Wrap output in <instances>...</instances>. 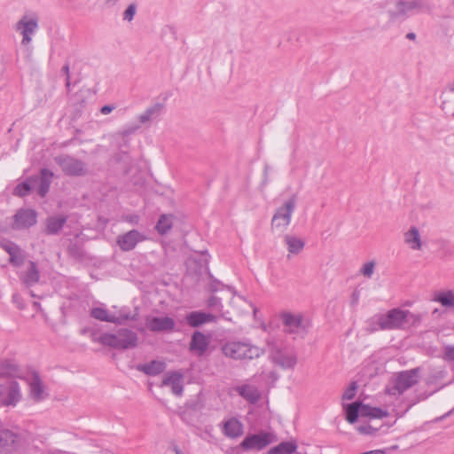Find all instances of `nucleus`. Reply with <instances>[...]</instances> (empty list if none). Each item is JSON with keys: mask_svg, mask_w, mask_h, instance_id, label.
I'll return each instance as SVG.
<instances>
[{"mask_svg": "<svg viewBox=\"0 0 454 454\" xmlns=\"http://www.w3.org/2000/svg\"><path fill=\"white\" fill-rule=\"evenodd\" d=\"M379 327L372 326V331L377 330H401L407 325H416L420 323L421 316L413 314L410 310H403L399 308L392 309L386 314H380L375 317Z\"/></svg>", "mask_w": 454, "mask_h": 454, "instance_id": "nucleus-1", "label": "nucleus"}, {"mask_svg": "<svg viewBox=\"0 0 454 454\" xmlns=\"http://www.w3.org/2000/svg\"><path fill=\"white\" fill-rule=\"evenodd\" d=\"M98 341L104 346L126 350L137 346L138 335L130 329L121 328L115 333L101 334L98 338Z\"/></svg>", "mask_w": 454, "mask_h": 454, "instance_id": "nucleus-2", "label": "nucleus"}, {"mask_svg": "<svg viewBox=\"0 0 454 454\" xmlns=\"http://www.w3.org/2000/svg\"><path fill=\"white\" fill-rule=\"evenodd\" d=\"M419 368L402 371L395 373L390 384L386 387V393L390 395H400L419 382Z\"/></svg>", "mask_w": 454, "mask_h": 454, "instance_id": "nucleus-3", "label": "nucleus"}, {"mask_svg": "<svg viewBox=\"0 0 454 454\" xmlns=\"http://www.w3.org/2000/svg\"><path fill=\"white\" fill-rule=\"evenodd\" d=\"M297 203V196L292 195L284 204L278 207L271 219L272 231H285L291 223L292 215Z\"/></svg>", "mask_w": 454, "mask_h": 454, "instance_id": "nucleus-4", "label": "nucleus"}, {"mask_svg": "<svg viewBox=\"0 0 454 454\" xmlns=\"http://www.w3.org/2000/svg\"><path fill=\"white\" fill-rule=\"evenodd\" d=\"M223 353L232 359H254L259 357L262 350L247 342L228 341L222 348Z\"/></svg>", "mask_w": 454, "mask_h": 454, "instance_id": "nucleus-5", "label": "nucleus"}, {"mask_svg": "<svg viewBox=\"0 0 454 454\" xmlns=\"http://www.w3.org/2000/svg\"><path fill=\"white\" fill-rule=\"evenodd\" d=\"M276 441V436L266 431H260L257 434H248L243 441L236 447L244 452L260 451Z\"/></svg>", "mask_w": 454, "mask_h": 454, "instance_id": "nucleus-6", "label": "nucleus"}, {"mask_svg": "<svg viewBox=\"0 0 454 454\" xmlns=\"http://www.w3.org/2000/svg\"><path fill=\"white\" fill-rule=\"evenodd\" d=\"M65 175L70 176H83L88 174L87 164L70 155H59L54 158Z\"/></svg>", "mask_w": 454, "mask_h": 454, "instance_id": "nucleus-7", "label": "nucleus"}, {"mask_svg": "<svg viewBox=\"0 0 454 454\" xmlns=\"http://www.w3.org/2000/svg\"><path fill=\"white\" fill-rule=\"evenodd\" d=\"M22 399L20 384L12 380L7 386L0 383V403L5 407H15Z\"/></svg>", "mask_w": 454, "mask_h": 454, "instance_id": "nucleus-8", "label": "nucleus"}, {"mask_svg": "<svg viewBox=\"0 0 454 454\" xmlns=\"http://www.w3.org/2000/svg\"><path fill=\"white\" fill-rule=\"evenodd\" d=\"M37 223V213L31 208H20L12 216V228L15 231L27 230Z\"/></svg>", "mask_w": 454, "mask_h": 454, "instance_id": "nucleus-9", "label": "nucleus"}, {"mask_svg": "<svg viewBox=\"0 0 454 454\" xmlns=\"http://www.w3.org/2000/svg\"><path fill=\"white\" fill-rule=\"evenodd\" d=\"M146 239V236L137 230H131L117 236L116 244L123 252L133 250L136 246Z\"/></svg>", "mask_w": 454, "mask_h": 454, "instance_id": "nucleus-10", "label": "nucleus"}, {"mask_svg": "<svg viewBox=\"0 0 454 454\" xmlns=\"http://www.w3.org/2000/svg\"><path fill=\"white\" fill-rule=\"evenodd\" d=\"M38 28V20L36 18H28L23 16L16 24V30L20 31L22 35L21 43L28 45L32 41V35Z\"/></svg>", "mask_w": 454, "mask_h": 454, "instance_id": "nucleus-11", "label": "nucleus"}, {"mask_svg": "<svg viewBox=\"0 0 454 454\" xmlns=\"http://www.w3.org/2000/svg\"><path fill=\"white\" fill-rule=\"evenodd\" d=\"M422 7V2L413 1H398L395 3L394 9L390 11L392 18H405L413 14L417 10Z\"/></svg>", "mask_w": 454, "mask_h": 454, "instance_id": "nucleus-12", "label": "nucleus"}, {"mask_svg": "<svg viewBox=\"0 0 454 454\" xmlns=\"http://www.w3.org/2000/svg\"><path fill=\"white\" fill-rule=\"evenodd\" d=\"M19 278L26 288H30L37 284L41 278L37 264L33 261H29L26 270L19 273Z\"/></svg>", "mask_w": 454, "mask_h": 454, "instance_id": "nucleus-13", "label": "nucleus"}, {"mask_svg": "<svg viewBox=\"0 0 454 454\" xmlns=\"http://www.w3.org/2000/svg\"><path fill=\"white\" fill-rule=\"evenodd\" d=\"M0 247H2L9 254V262L12 266L20 267L24 263V252L17 244L10 240H3L0 242Z\"/></svg>", "mask_w": 454, "mask_h": 454, "instance_id": "nucleus-14", "label": "nucleus"}, {"mask_svg": "<svg viewBox=\"0 0 454 454\" xmlns=\"http://www.w3.org/2000/svg\"><path fill=\"white\" fill-rule=\"evenodd\" d=\"M19 446V435L9 429H0V450L4 453H12Z\"/></svg>", "mask_w": 454, "mask_h": 454, "instance_id": "nucleus-15", "label": "nucleus"}, {"mask_svg": "<svg viewBox=\"0 0 454 454\" xmlns=\"http://www.w3.org/2000/svg\"><path fill=\"white\" fill-rule=\"evenodd\" d=\"M280 317L286 327V331L289 333H297L300 329L306 328L301 314H293L286 311L281 314Z\"/></svg>", "mask_w": 454, "mask_h": 454, "instance_id": "nucleus-16", "label": "nucleus"}, {"mask_svg": "<svg viewBox=\"0 0 454 454\" xmlns=\"http://www.w3.org/2000/svg\"><path fill=\"white\" fill-rule=\"evenodd\" d=\"M223 434L231 439L240 437L244 434V425L237 418H230L223 421Z\"/></svg>", "mask_w": 454, "mask_h": 454, "instance_id": "nucleus-17", "label": "nucleus"}, {"mask_svg": "<svg viewBox=\"0 0 454 454\" xmlns=\"http://www.w3.org/2000/svg\"><path fill=\"white\" fill-rule=\"evenodd\" d=\"M175 321L169 317H153L146 320V326L152 332H168L175 328Z\"/></svg>", "mask_w": 454, "mask_h": 454, "instance_id": "nucleus-18", "label": "nucleus"}, {"mask_svg": "<svg viewBox=\"0 0 454 454\" xmlns=\"http://www.w3.org/2000/svg\"><path fill=\"white\" fill-rule=\"evenodd\" d=\"M183 380L184 376L182 373L178 372H170L165 374L162 380V386L170 387L172 393L175 395L180 396L184 390Z\"/></svg>", "mask_w": 454, "mask_h": 454, "instance_id": "nucleus-19", "label": "nucleus"}, {"mask_svg": "<svg viewBox=\"0 0 454 454\" xmlns=\"http://www.w3.org/2000/svg\"><path fill=\"white\" fill-rule=\"evenodd\" d=\"M28 385L30 396L35 402L39 403L45 399L47 394H45L44 386L38 372H33Z\"/></svg>", "mask_w": 454, "mask_h": 454, "instance_id": "nucleus-20", "label": "nucleus"}, {"mask_svg": "<svg viewBox=\"0 0 454 454\" xmlns=\"http://www.w3.org/2000/svg\"><path fill=\"white\" fill-rule=\"evenodd\" d=\"M163 110V105L155 103L148 106L142 114L137 116V121L140 125L146 127L151 126L152 122L160 117Z\"/></svg>", "mask_w": 454, "mask_h": 454, "instance_id": "nucleus-21", "label": "nucleus"}, {"mask_svg": "<svg viewBox=\"0 0 454 454\" xmlns=\"http://www.w3.org/2000/svg\"><path fill=\"white\" fill-rule=\"evenodd\" d=\"M186 322L190 326L199 327L206 323L215 322L216 317L202 311H192L186 316Z\"/></svg>", "mask_w": 454, "mask_h": 454, "instance_id": "nucleus-22", "label": "nucleus"}, {"mask_svg": "<svg viewBox=\"0 0 454 454\" xmlns=\"http://www.w3.org/2000/svg\"><path fill=\"white\" fill-rule=\"evenodd\" d=\"M67 221L65 215L50 216L45 221L43 232L47 235H57L64 227Z\"/></svg>", "mask_w": 454, "mask_h": 454, "instance_id": "nucleus-23", "label": "nucleus"}, {"mask_svg": "<svg viewBox=\"0 0 454 454\" xmlns=\"http://www.w3.org/2000/svg\"><path fill=\"white\" fill-rule=\"evenodd\" d=\"M209 344V339L201 332H195L190 342V350L203 355Z\"/></svg>", "mask_w": 454, "mask_h": 454, "instance_id": "nucleus-24", "label": "nucleus"}, {"mask_svg": "<svg viewBox=\"0 0 454 454\" xmlns=\"http://www.w3.org/2000/svg\"><path fill=\"white\" fill-rule=\"evenodd\" d=\"M53 177V172L48 168H42L40 171V176H38L39 186L37 189V194L43 198L46 196L50 190L51 180Z\"/></svg>", "mask_w": 454, "mask_h": 454, "instance_id": "nucleus-25", "label": "nucleus"}, {"mask_svg": "<svg viewBox=\"0 0 454 454\" xmlns=\"http://www.w3.org/2000/svg\"><path fill=\"white\" fill-rule=\"evenodd\" d=\"M235 390L250 403H255L260 399V392L258 388L253 385L239 386Z\"/></svg>", "mask_w": 454, "mask_h": 454, "instance_id": "nucleus-26", "label": "nucleus"}, {"mask_svg": "<svg viewBox=\"0 0 454 454\" xmlns=\"http://www.w3.org/2000/svg\"><path fill=\"white\" fill-rule=\"evenodd\" d=\"M273 362L284 369H292L297 363V357L294 354L278 352L273 356Z\"/></svg>", "mask_w": 454, "mask_h": 454, "instance_id": "nucleus-27", "label": "nucleus"}, {"mask_svg": "<svg viewBox=\"0 0 454 454\" xmlns=\"http://www.w3.org/2000/svg\"><path fill=\"white\" fill-rule=\"evenodd\" d=\"M166 368V364L161 361L153 360L148 364H139L137 370L144 373L155 376L161 373Z\"/></svg>", "mask_w": 454, "mask_h": 454, "instance_id": "nucleus-28", "label": "nucleus"}, {"mask_svg": "<svg viewBox=\"0 0 454 454\" xmlns=\"http://www.w3.org/2000/svg\"><path fill=\"white\" fill-rule=\"evenodd\" d=\"M404 242L412 249L419 250L422 247L419 231L417 227L412 226L404 233Z\"/></svg>", "mask_w": 454, "mask_h": 454, "instance_id": "nucleus-29", "label": "nucleus"}, {"mask_svg": "<svg viewBox=\"0 0 454 454\" xmlns=\"http://www.w3.org/2000/svg\"><path fill=\"white\" fill-rule=\"evenodd\" d=\"M442 109L448 115H454V88L446 89L442 94Z\"/></svg>", "mask_w": 454, "mask_h": 454, "instance_id": "nucleus-30", "label": "nucleus"}, {"mask_svg": "<svg viewBox=\"0 0 454 454\" xmlns=\"http://www.w3.org/2000/svg\"><path fill=\"white\" fill-rule=\"evenodd\" d=\"M38 180V176H32L28 177L26 181L16 185L13 194L21 198L28 195L32 190V185L37 184Z\"/></svg>", "mask_w": 454, "mask_h": 454, "instance_id": "nucleus-31", "label": "nucleus"}, {"mask_svg": "<svg viewBox=\"0 0 454 454\" xmlns=\"http://www.w3.org/2000/svg\"><path fill=\"white\" fill-rule=\"evenodd\" d=\"M284 241L287 247L288 252L294 254L301 252L305 246V242L301 239L289 234L285 236Z\"/></svg>", "mask_w": 454, "mask_h": 454, "instance_id": "nucleus-32", "label": "nucleus"}, {"mask_svg": "<svg viewBox=\"0 0 454 454\" xmlns=\"http://www.w3.org/2000/svg\"><path fill=\"white\" fill-rule=\"evenodd\" d=\"M344 410L347 421L350 424H354L357 420L358 416H361L362 403L354 402L347 404L344 406Z\"/></svg>", "mask_w": 454, "mask_h": 454, "instance_id": "nucleus-33", "label": "nucleus"}, {"mask_svg": "<svg viewBox=\"0 0 454 454\" xmlns=\"http://www.w3.org/2000/svg\"><path fill=\"white\" fill-rule=\"evenodd\" d=\"M297 444L295 441L282 442L273 447L269 451L272 454H293L296 451Z\"/></svg>", "mask_w": 454, "mask_h": 454, "instance_id": "nucleus-34", "label": "nucleus"}, {"mask_svg": "<svg viewBox=\"0 0 454 454\" xmlns=\"http://www.w3.org/2000/svg\"><path fill=\"white\" fill-rule=\"evenodd\" d=\"M173 225V215H161L159 218L155 229L160 235L167 234Z\"/></svg>", "mask_w": 454, "mask_h": 454, "instance_id": "nucleus-35", "label": "nucleus"}, {"mask_svg": "<svg viewBox=\"0 0 454 454\" xmlns=\"http://www.w3.org/2000/svg\"><path fill=\"white\" fill-rule=\"evenodd\" d=\"M90 317L102 322L114 323L116 321L114 314H110L106 309L101 307L93 308L90 310Z\"/></svg>", "mask_w": 454, "mask_h": 454, "instance_id": "nucleus-36", "label": "nucleus"}, {"mask_svg": "<svg viewBox=\"0 0 454 454\" xmlns=\"http://www.w3.org/2000/svg\"><path fill=\"white\" fill-rule=\"evenodd\" d=\"M387 416V412L378 407H371L362 403L361 417L382 419Z\"/></svg>", "mask_w": 454, "mask_h": 454, "instance_id": "nucleus-37", "label": "nucleus"}, {"mask_svg": "<svg viewBox=\"0 0 454 454\" xmlns=\"http://www.w3.org/2000/svg\"><path fill=\"white\" fill-rule=\"evenodd\" d=\"M434 301L440 302L443 307H454V293L452 291L442 292L435 295Z\"/></svg>", "mask_w": 454, "mask_h": 454, "instance_id": "nucleus-38", "label": "nucleus"}, {"mask_svg": "<svg viewBox=\"0 0 454 454\" xmlns=\"http://www.w3.org/2000/svg\"><path fill=\"white\" fill-rule=\"evenodd\" d=\"M137 313L131 314L129 311H128L125 308L121 309L118 311L117 315H114V318L116 319L114 324L115 325H122L128 320L136 321L137 319Z\"/></svg>", "mask_w": 454, "mask_h": 454, "instance_id": "nucleus-39", "label": "nucleus"}, {"mask_svg": "<svg viewBox=\"0 0 454 454\" xmlns=\"http://www.w3.org/2000/svg\"><path fill=\"white\" fill-rule=\"evenodd\" d=\"M137 4L135 3H131L128 5L126 10L123 12L122 19L126 21H132L134 19V16L137 12Z\"/></svg>", "mask_w": 454, "mask_h": 454, "instance_id": "nucleus-40", "label": "nucleus"}, {"mask_svg": "<svg viewBox=\"0 0 454 454\" xmlns=\"http://www.w3.org/2000/svg\"><path fill=\"white\" fill-rule=\"evenodd\" d=\"M207 307L222 313L223 305L221 302V299L217 296L212 295L208 298L207 301Z\"/></svg>", "mask_w": 454, "mask_h": 454, "instance_id": "nucleus-41", "label": "nucleus"}, {"mask_svg": "<svg viewBox=\"0 0 454 454\" xmlns=\"http://www.w3.org/2000/svg\"><path fill=\"white\" fill-rule=\"evenodd\" d=\"M374 268H375V262L373 261H370L364 264V266L360 270V272L364 277L371 278L374 272Z\"/></svg>", "mask_w": 454, "mask_h": 454, "instance_id": "nucleus-42", "label": "nucleus"}, {"mask_svg": "<svg viewBox=\"0 0 454 454\" xmlns=\"http://www.w3.org/2000/svg\"><path fill=\"white\" fill-rule=\"evenodd\" d=\"M442 358L446 362H454V345H446L443 347Z\"/></svg>", "mask_w": 454, "mask_h": 454, "instance_id": "nucleus-43", "label": "nucleus"}, {"mask_svg": "<svg viewBox=\"0 0 454 454\" xmlns=\"http://www.w3.org/2000/svg\"><path fill=\"white\" fill-rule=\"evenodd\" d=\"M357 389V384L356 381L351 382L349 387L344 391L342 395V399L344 400H351L355 397L356 392Z\"/></svg>", "mask_w": 454, "mask_h": 454, "instance_id": "nucleus-44", "label": "nucleus"}, {"mask_svg": "<svg viewBox=\"0 0 454 454\" xmlns=\"http://www.w3.org/2000/svg\"><path fill=\"white\" fill-rule=\"evenodd\" d=\"M12 302L20 309H23L25 308L24 301L20 294H14L12 295Z\"/></svg>", "mask_w": 454, "mask_h": 454, "instance_id": "nucleus-45", "label": "nucleus"}, {"mask_svg": "<svg viewBox=\"0 0 454 454\" xmlns=\"http://www.w3.org/2000/svg\"><path fill=\"white\" fill-rule=\"evenodd\" d=\"M141 125H133L127 127L125 129L122 130L121 135L123 137H128L129 135L134 134L138 129H140Z\"/></svg>", "mask_w": 454, "mask_h": 454, "instance_id": "nucleus-46", "label": "nucleus"}, {"mask_svg": "<svg viewBox=\"0 0 454 454\" xmlns=\"http://www.w3.org/2000/svg\"><path fill=\"white\" fill-rule=\"evenodd\" d=\"M2 367L4 369H6L8 370V372L10 373H15L18 370V367L16 364L9 362V361H4L3 364H2Z\"/></svg>", "mask_w": 454, "mask_h": 454, "instance_id": "nucleus-47", "label": "nucleus"}, {"mask_svg": "<svg viewBox=\"0 0 454 454\" xmlns=\"http://www.w3.org/2000/svg\"><path fill=\"white\" fill-rule=\"evenodd\" d=\"M115 107L114 106H110V105H106L104 106L101 107L100 109V113L102 114H110Z\"/></svg>", "mask_w": 454, "mask_h": 454, "instance_id": "nucleus-48", "label": "nucleus"}, {"mask_svg": "<svg viewBox=\"0 0 454 454\" xmlns=\"http://www.w3.org/2000/svg\"><path fill=\"white\" fill-rule=\"evenodd\" d=\"M61 73L64 74L66 75V78L67 77H70V68H69V64L68 63H66L62 68H61Z\"/></svg>", "mask_w": 454, "mask_h": 454, "instance_id": "nucleus-49", "label": "nucleus"}, {"mask_svg": "<svg viewBox=\"0 0 454 454\" xmlns=\"http://www.w3.org/2000/svg\"><path fill=\"white\" fill-rule=\"evenodd\" d=\"M358 300H359V294L358 292H354L352 294V301H351V303L353 305H356L357 302H358Z\"/></svg>", "mask_w": 454, "mask_h": 454, "instance_id": "nucleus-50", "label": "nucleus"}, {"mask_svg": "<svg viewBox=\"0 0 454 454\" xmlns=\"http://www.w3.org/2000/svg\"><path fill=\"white\" fill-rule=\"evenodd\" d=\"M385 453H386V451L384 450H373L365 451L361 454H385Z\"/></svg>", "mask_w": 454, "mask_h": 454, "instance_id": "nucleus-51", "label": "nucleus"}, {"mask_svg": "<svg viewBox=\"0 0 454 454\" xmlns=\"http://www.w3.org/2000/svg\"><path fill=\"white\" fill-rule=\"evenodd\" d=\"M173 450H174L175 454H184L182 452V450L176 445L173 447Z\"/></svg>", "mask_w": 454, "mask_h": 454, "instance_id": "nucleus-52", "label": "nucleus"}, {"mask_svg": "<svg viewBox=\"0 0 454 454\" xmlns=\"http://www.w3.org/2000/svg\"><path fill=\"white\" fill-rule=\"evenodd\" d=\"M415 37H416V35L414 33H408L406 35V38H408L410 40H413V39H415Z\"/></svg>", "mask_w": 454, "mask_h": 454, "instance_id": "nucleus-53", "label": "nucleus"}, {"mask_svg": "<svg viewBox=\"0 0 454 454\" xmlns=\"http://www.w3.org/2000/svg\"><path fill=\"white\" fill-rule=\"evenodd\" d=\"M70 85H71L70 77H67L66 78V87H67V90H70Z\"/></svg>", "mask_w": 454, "mask_h": 454, "instance_id": "nucleus-54", "label": "nucleus"}, {"mask_svg": "<svg viewBox=\"0 0 454 454\" xmlns=\"http://www.w3.org/2000/svg\"><path fill=\"white\" fill-rule=\"evenodd\" d=\"M454 411V410L450 411L449 412H447L446 414H444L443 416H442L439 419H444V418H446V417L450 416V415L452 413V411Z\"/></svg>", "mask_w": 454, "mask_h": 454, "instance_id": "nucleus-55", "label": "nucleus"}, {"mask_svg": "<svg viewBox=\"0 0 454 454\" xmlns=\"http://www.w3.org/2000/svg\"><path fill=\"white\" fill-rule=\"evenodd\" d=\"M359 431H360V432H362V433H364V434H365V433H368V431L366 430V428H365V427H361L359 428Z\"/></svg>", "mask_w": 454, "mask_h": 454, "instance_id": "nucleus-56", "label": "nucleus"}, {"mask_svg": "<svg viewBox=\"0 0 454 454\" xmlns=\"http://www.w3.org/2000/svg\"><path fill=\"white\" fill-rule=\"evenodd\" d=\"M33 305H34V307H35V308H39V307H40V303H39V302H37V301H35V302L33 303Z\"/></svg>", "mask_w": 454, "mask_h": 454, "instance_id": "nucleus-57", "label": "nucleus"}, {"mask_svg": "<svg viewBox=\"0 0 454 454\" xmlns=\"http://www.w3.org/2000/svg\"><path fill=\"white\" fill-rule=\"evenodd\" d=\"M30 294L32 297H35V294L33 293V291L30 292Z\"/></svg>", "mask_w": 454, "mask_h": 454, "instance_id": "nucleus-58", "label": "nucleus"}]
</instances>
